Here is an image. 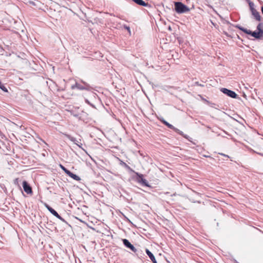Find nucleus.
<instances>
[{
  "label": "nucleus",
  "mask_w": 263,
  "mask_h": 263,
  "mask_svg": "<svg viewBox=\"0 0 263 263\" xmlns=\"http://www.w3.org/2000/svg\"><path fill=\"white\" fill-rule=\"evenodd\" d=\"M90 100L93 103L96 102L98 100H99V101L100 100L99 98H98V95L96 93L91 92L90 93Z\"/></svg>",
  "instance_id": "f8f14e48"
},
{
  "label": "nucleus",
  "mask_w": 263,
  "mask_h": 263,
  "mask_svg": "<svg viewBox=\"0 0 263 263\" xmlns=\"http://www.w3.org/2000/svg\"><path fill=\"white\" fill-rule=\"evenodd\" d=\"M174 7L175 11L178 14L185 13L190 11V8L181 2H175Z\"/></svg>",
  "instance_id": "f03ea898"
},
{
  "label": "nucleus",
  "mask_w": 263,
  "mask_h": 263,
  "mask_svg": "<svg viewBox=\"0 0 263 263\" xmlns=\"http://www.w3.org/2000/svg\"><path fill=\"white\" fill-rule=\"evenodd\" d=\"M85 102L86 103H87V104L89 105L92 107L96 109V107L95 106V105L93 103H91L88 99L85 98Z\"/></svg>",
  "instance_id": "a211bd4d"
},
{
  "label": "nucleus",
  "mask_w": 263,
  "mask_h": 263,
  "mask_svg": "<svg viewBox=\"0 0 263 263\" xmlns=\"http://www.w3.org/2000/svg\"><path fill=\"white\" fill-rule=\"evenodd\" d=\"M81 82L83 83V85L84 86V88H87V89H85L84 90H88V91H91L93 89L92 87H91L89 84L87 83L86 82L81 81Z\"/></svg>",
  "instance_id": "dca6fc26"
},
{
  "label": "nucleus",
  "mask_w": 263,
  "mask_h": 263,
  "mask_svg": "<svg viewBox=\"0 0 263 263\" xmlns=\"http://www.w3.org/2000/svg\"><path fill=\"white\" fill-rule=\"evenodd\" d=\"M22 186H23L24 191L27 194H29V195L32 194L33 192H32V187L27 181L24 180L23 181Z\"/></svg>",
  "instance_id": "6e6552de"
},
{
  "label": "nucleus",
  "mask_w": 263,
  "mask_h": 263,
  "mask_svg": "<svg viewBox=\"0 0 263 263\" xmlns=\"http://www.w3.org/2000/svg\"><path fill=\"white\" fill-rule=\"evenodd\" d=\"M261 11L262 14H263V6H261Z\"/></svg>",
  "instance_id": "393cba45"
},
{
  "label": "nucleus",
  "mask_w": 263,
  "mask_h": 263,
  "mask_svg": "<svg viewBox=\"0 0 263 263\" xmlns=\"http://www.w3.org/2000/svg\"><path fill=\"white\" fill-rule=\"evenodd\" d=\"M224 133H225L226 135H228V136H231V135H230L229 134H228L227 132L224 131Z\"/></svg>",
  "instance_id": "b1692460"
},
{
  "label": "nucleus",
  "mask_w": 263,
  "mask_h": 263,
  "mask_svg": "<svg viewBox=\"0 0 263 263\" xmlns=\"http://www.w3.org/2000/svg\"><path fill=\"white\" fill-rule=\"evenodd\" d=\"M71 89H74L77 88V89H78L79 90H83L85 89H87V88H84V86L83 85L77 82H76L75 84L71 86Z\"/></svg>",
  "instance_id": "9b49d317"
},
{
  "label": "nucleus",
  "mask_w": 263,
  "mask_h": 263,
  "mask_svg": "<svg viewBox=\"0 0 263 263\" xmlns=\"http://www.w3.org/2000/svg\"><path fill=\"white\" fill-rule=\"evenodd\" d=\"M235 27L239 29L240 30L243 31L244 33L250 35L256 39H260L262 37V36L260 35L261 33L260 32H258L256 31H252L251 30H248L240 26L239 25H236Z\"/></svg>",
  "instance_id": "7ed1b4c3"
},
{
  "label": "nucleus",
  "mask_w": 263,
  "mask_h": 263,
  "mask_svg": "<svg viewBox=\"0 0 263 263\" xmlns=\"http://www.w3.org/2000/svg\"><path fill=\"white\" fill-rule=\"evenodd\" d=\"M262 28H263V23H260L258 24V25L257 26V27H256V29H257V31L258 32H260L261 34L260 35L262 36V37H263V29H262Z\"/></svg>",
  "instance_id": "2eb2a0df"
},
{
  "label": "nucleus",
  "mask_w": 263,
  "mask_h": 263,
  "mask_svg": "<svg viewBox=\"0 0 263 263\" xmlns=\"http://www.w3.org/2000/svg\"><path fill=\"white\" fill-rule=\"evenodd\" d=\"M159 120L164 125L166 126L168 128L173 129L174 131H175L176 133H178L180 135L182 136L183 137L185 138L186 139L190 141H191V138L190 137L184 134L182 131L179 130V129L176 128L175 126H174L173 125L169 123L168 122H167L166 120H165L163 118L159 119Z\"/></svg>",
  "instance_id": "f257e3e1"
},
{
  "label": "nucleus",
  "mask_w": 263,
  "mask_h": 263,
  "mask_svg": "<svg viewBox=\"0 0 263 263\" xmlns=\"http://www.w3.org/2000/svg\"><path fill=\"white\" fill-rule=\"evenodd\" d=\"M123 245L124 246L130 249L131 251L136 253L137 251L136 248L129 241V240L127 239L124 238L122 239Z\"/></svg>",
  "instance_id": "1a4fd4ad"
},
{
  "label": "nucleus",
  "mask_w": 263,
  "mask_h": 263,
  "mask_svg": "<svg viewBox=\"0 0 263 263\" xmlns=\"http://www.w3.org/2000/svg\"><path fill=\"white\" fill-rule=\"evenodd\" d=\"M60 168L65 172L66 175H68L70 171L67 169L65 166L62 164H60Z\"/></svg>",
  "instance_id": "6ab92c4d"
},
{
  "label": "nucleus",
  "mask_w": 263,
  "mask_h": 263,
  "mask_svg": "<svg viewBox=\"0 0 263 263\" xmlns=\"http://www.w3.org/2000/svg\"><path fill=\"white\" fill-rule=\"evenodd\" d=\"M204 157H209L210 156H207V155H204Z\"/></svg>",
  "instance_id": "bb28decb"
},
{
  "label": "nucleus",
  "mask_w": 263,
  "mask_h": 263,
  "mask_svg": "<svg viewBox=\"0 0 263 263\" xmlns=\"http://www.w3.org/2000/svg\"><path fill=\"white\" fill-rule=\"evenodd\" d=\"M18 178H16L15 180H14V183L15 184H17L18 183Z\"/></svg>",
  "instance_id": "4be33fe9"
},
{
  "label": "nucleus",
  "mask_w": 263,
  "mask_h": 263,
  "mask_svg": "<svg viewBox=\"0 0 263 263\" xmlns=\"http://www.w3.org/2000/svg\"><path fill=\"white\" fill-rule=\"evenodd\" d=\"M137 176V181L138 183L141 184L144 186H149V185L147 181L143 178V175L138 173H136Z\"/></svg>",
  "instance_id": "0eeeda50"
},
{
  "label": "nucleus",
  "mask_w": 263,
  "mask_h": 263,
  "mask_svg": "<svg viewBox=\"0 0 263 263\" xmlns=\"http://www.w3.org/2000/svg\"><path fill=\"white\" fill-rule=\"evenodd\" d=\"M67 138L72 142H73L75 144H76L77 145H78L80 147H81V146L78 144L76 142L77 141L76 139L70 135H68L67 136Z\"/></svg>",
  "instance_id": "f3484780"
},
{
  "label": "nucleus",
  "mask_w": 263,
  "mask_h": 263,
  "mask_svg": "<svg viewBox=\"0 0 263 263\" xmlns=\"http://www.w3.org/2000/svg\"><path fill=\"white\" fill-rule=\"evenodd\" d=\"M220 91L224 95H227V96L230 98L236 99L238 97V95L235 91L227 89L226 88H221L220 89Z\"/></svg>",
  "instance_id": "423d86ee"
},
{
  "label": "nucleus",
  "mask_w": 263,
  "mask_h": 263,
  "mask_svg": "<svg viewBox=\"0 0 263 263\" xmlns=\"http://www.w3.org/2000/svg\"><path fill=\"white\" fill-rule=\"evenodd\" d=\"M235 263H239V262H237L236 260H235Z\"/></svg>",
  "instance_id": "c85d7f7f"
},
{
  "label": "nucleus",
  "mask_w": 263,
  "mask_h": 263,
  "mask_svg": "<svg viewBox=\"0 0 263 263\" xmlns=\"http://www.w3.org/2000/svg\"><path fill=\"white\" fill-rule=\"evenodd\" d=\"M78 115H74V116H75V117H78Z\"/></svg>",
  "instance_id": "cd10ccee"
},
{
  "label": "nucleus",
  "mask_w": 263,
  "mask_h": 263,
  "mask_svg": "<svg viewBox=\"0 0 263 263\" xmlns=\"http://www.w3.org/2000/svg\"><path fill=\"white\" fill-rule=\"evenodd\" d=\"M67 175L75 180L80 181L81 180V178L79 176H78L76 174H73L70 171L69 172Z\"/></svg>",
  "instance_id": "4468645a"
},
{
  "label": "nucleus",
  "mask_w": 263,
  "mask_h": 263,
  "mask_svg": "<svg viewBox=\"0 0 263 263\" xmlns=\"http://www.w3.org/2000/svg\"><path fill=\"white\" fill-rule=\"evenodd\" d=\"M249 6L252 15H253L254 18L256 21H260L261 20V16L259 13L255 9L254 4L252 2L249 1Z\"/></svg>",
  "instance_id": "20e7f679"
},
{
  "label": "nucleus",
  "mask_w": 263,
  "mask_h": 263,
  "mask_svg": "<svg viewBox=\"0 0 263 263\" xmlns=\"http://www.w3.org/2000/svg\"><path fill=\"white\" fill-rule=\"evenodd\" d=\"M145 252L153 263H157L155 256L148 249H146Z\"/></svg>",
  "instance_id": "9d476101"
},
{
  "label": "nucleus",
  "mask_w": 263,
  "mask_h": 263,
  "mask_svg": "<svg viewBox=\"0 0 263 263\" xmlns=\"http://www.w3.org/2000/svg\"><path fill=\"white\" fill-rule=\"evenodd\" d=\"M125 28L129 32H130V27L128 26H125Z\"/></svg>",
  "instance_id": "5701e85b"
},
{
  "label": "nucleus",
  "mask_w": 263,
  "mask_h": 263,
  "mask_svg": "<svg viewBox=\"0 0 263 263\" xmlns=\"http://www.w3.org/2000/svg\"><path fill=\"white\" fill-rule=\"evenodd\" d=\"M0 89H1L3 91H4V92H8V89L7 88L4 86V84H3L1 82V81H0Z\"/></svg>",
  "instance_id": "aec40b11"
},
{
  "label": "nucleus",
  "mask_w": 263,
  "mask_h": 263,
  "mask_svg": "<svg viewBox=\"0 0 263 263\" xmlns=\"http://www.w3.org/2000/svg\"><path fill=\"white\" fill-rule=\"evenodd\" d=\"M134 2H135L137 5H139L140 6L147 7L148 6V4L147 3H145L143 0H132Z\"/></svg>",
  "instance_id": "ddd939ff"
},
{
  "label": "nucleus",
  "mask_w": 263,
  "mask_h": 263,
  "mask_svg": "<svg viewBox=\"0 0 263 263\" xmlns=\"http://www.w3.org/2000/svg\"><path fill=\"white\" fill-rule=\"evenodd\" d=\"M45 206L53 215H54L55 217H56L57 218H58L62 221L67 224V222L64 218H63L55 210L52 208L48 204L45 203Z\"/></svg>",
  "instance_id": "39448f33"
},
{
  "label": "nucleus",
  "mask_w": 263,
  "mask_h": 263,
  "mask_svg": "<svg viewBox=\"0 0 263 263\" xmlns=\"http://www.w3.org/2000/svg\"><path fill=\"white\" fill-rule=\"evenodd\" d=\"M126 218L128 221H129V222H131V221H130V220L128 218Z\"/></svg>",
  "instance_id": "a878e982"
},
{
  "label": "nucleus",
  "mask_w": 263,
  "mask_h": 263,
  "mask_svg": "<svg viewBox=\"0 0 263 263\" xmlns=\"http://www.w3.org/2000/svg\"><path fill=\"white\" fill-rule=\"evenodd\" d=\"M219 154H220V155H222V156H224V157H228V158H229V156L228 155H226V154H223V153H219Z\"/></svg>",
  "instance_id": "412c9836"
}]
</instances>
